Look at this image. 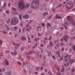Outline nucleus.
Returning a JSON list of instances; mask_svg holds the SVG:
<instances>
[{"mask_svg": "<svg viewBox=\"0 0 75 75\" xmlns=\"http://www.w3.org/2000/svg\"><path fill=\"white\" fill-rule=\"evenodd\" d=\"M10 53H11V55H13V56L16 55L15 53H14V52H10Z\"/></svg>", "mask_w": 75, "mask_h": 75, "instance_id": "27", "label": "nucleus"}, {"mask_svg": "<svg viewBox=\"0 0 75 75\" xmlns=\"http://www.w3.org/2000/svg\"><path fill=\"white\" fill-rule=\"evenodd\" d=\"M64 25H68V23H67V22H65V23H64Z\"/></svg>", "mask_w": 75, "mask_h": 75, "instance_id": "61", "label": "nucleus"}, {"mask_svg": "<svg viewBox=\"0 0 75 75\" xmlns=\"http://www.w3.org/2000/svg\"><path fill=\"white\" fill-rule=\"evenodd\" d=\"M18 23V18L17 17L13 18L11 19V25H16Z\"/></svg>", "mask_w": 75, "mask_h": 75, "instance_id": "2", "label": "nucleus"}, {"mask_svg": "<svg viewBox=\"0 0 75 75\" xmlns=\"http://www.w3.org/2000/svg\"><path fill=\"white\" fill-rule=\"evenodd\" d=\"M10 13V11L9 10H6V13L7 14H9V13Z\"/></svg>", "mask_w": 75, "mask_h": 75, "instance_id": "24", "label": "nucleus"}, {"mask_svg": "<svg viewBox=\"0 0 75 75\" xmlns=\"http://www.w3.org/2000/svg\"><path fill=\"white\" fill-rule=\"evenodd\" d=\"M51 24H50V23H47V28H49V27H51Z\"/></svg>", "mask_w": 75, "mask_h": 75, "instance_id": "16", "label": "nucleus"}, {"mask_svg": "<svg viewBox=\"0 0 75 75\" xmlns=\"http://www.w3.org/2000/svg\"><path fill=\"white\" fill-rule=\"evenodd\" d=\"M38 31H40L41 30V27L40 26H39L38 27Z\"/></svg>", "mask_w": 75, "mask_h": 75, "instance_id": "22", "label": "nucleus"}, {"mask_svg": "<svg viewBox=\"0 0 75 75\" xmlns=\"http://www.w3.org/2000/svg\"><path fill=\"white\" fill-rule=\"evenodd\" d=\"M3 53H0V56H3Z\"/></svg>", "mask_w": 75, "mask_h": 75, "instance_id": "46", "label": "nucleus"}, {"mask_svg": "<svg viewBox=\"0 0 75 75\" xmlns=\"http://www.w3.org/2000/svg\"><path fill=\"white\" fill-rule=\"evenodd\" d=\"M27 37L28 38V41H30V38H29V37H28V36H27Z\"/></svg>", "mask_w": 75, "mask_h": 75, "instance_id": "60", "label": "nucleus"}, {"mask_svg": "<svg viewBox=\"0 0 75 75\" xmlns=\"http://www.w3.org/2000/svg\"><path fill=\"white\" fill-rule=\"evenodd\" d=\"M6 52L7 53H10V52L8 50H6Z\"/></svg>", "mask_w": 75, "mask_h": 75, "instance_id": "52", "label": "nucleus"}, {"mask_svg": "<svg viewBox=\"0 0 75 75\" xmlns=\"http://www.w3.org/2000/svg\"><path fill=\"white\" fill-rule=\"evenodd\" d=\"M75 59H71L69 60V63L70 64H72L74 62H75Z\"/></svg>", "mask_w": 75, "mask_h": 75, "instance_id": "7", "label": "nucleus"}, {"mask_svg": "<svg viewBox=\"0 0 75 75\" xmlns=\"http://www.w3.org/2000/svg\"><path fill=\"white\" fill-rule=\"evenodd\" d=\"M64 27L65 29H66V30H67L68 28V27H67L66 25H64Z\"/></svg>", "mask_w": 75, "mask_h": 75, "instance_id": "32", "label": "nucleus"}, {"mask_svg": "<svg viewBox=\"0 0 75 75\" xmlns=\"http://www.w3.org/2000/svg\"><path fill=\"white\" fill-rule=\"evenodd\" d=\"M32 53V52L30 51V53H27V55H30V54H31Z\"/></svg>", "mask_w": 75, "mask_h": 75, "instance_id": "30", "label": "nucleus"}, {"mask_svg": "<svg viewBox=\"0 0 75 75\" xmlns=\"http://www.w3.org/2000/svg\"><path fill=\"white\" fill-rule=\"evenodd\" d=\"M68 36L67 35H66L65 37H64L63 38L64 40L65 41H66L68 40Z\"/></svg>", "mask_w": 75, "mask_h": 75, "instance_id": "6", "label": "nucleus"}, {"mask_svg": "<svg viewBox=\"0 0 75 75\" xmlns=\"http://www.w3.org/2000/svg\"><path fill=\"white\" fill-rule=\"evenodd\" d=\"M35 41H38V39L37 38H35Z\"/></svg>", "mask_w": 75, "mask_h": 75, "instance_id": "49", "label": "nucleus"}, {"mask_svg": "<svg viewBox=\"0 0 75 75\" xmlns=\"http://www.w3.org/2000/svg\"><path fill=\"white\" fill-rule=\"evenodd\" d=\"M24 0H20L18 1V7H19L21 10H22V8H24V7L23 6L24 5Z\"/></svg>", "mask_w": 75, "mask_h": 75, "instance_id": "3", "label": "nucleus"}, {"mask_svg": "<svg viewBox=\"0 0 75 75\" xmlns=\"http://www.w3.org/2000/svg\"><path fill=\"white\" fill-rule=\"evenodd\" d=\"M49 46L50 47H52V46H53V44H52V42L51 41L50 42Z\"/></svg>", "mask_w": 75, "mask_h": 75, "instance_id": "13", "label": "nucleus"}, {"mask_svg": "<svg viewBox=\"0 0 75 75\" xmlns=\"http://www.w3.org/2000/svg\"><path fill=\"white\" fill-rule=\"evenodd\" d=\"M18 65H20V66L21 65V63L20 62H18Z\"/></svg>", "mask_w": 75, "mask_h": 75, "instance_id": "42", "label": "nucleus"}, {"mask_svg": "<svg viewBox=\"0 0 75 75\" xmlns=\"http://www.w3.org/2000/svg\"><path fill=\"white\" fill-rule=\"evenodd\" d=\"M36 69H37V70H38L40 69V67H38L36 68Z\"/></svg>", "mask_w": 75, "mask_h": 75, "instance_id": "62", "label": "nucleus"}, {"mask_svg": "<svg viewBox=\"0 0 75 75\" xmlns=\"http://www.w3.org/2000/svg\"><path fill=\"white\" fill-rule=\"evenodd\" d=\"M5 28H6V29L7 31H8V30H10V28H9V27H8V26L7 25H6L5 26Z\"/></svg>", "mask_w": 75, "mask_h": 75, "instance_id": "17", "label": "nucleus"}, {"mask_svg": "<svg viewBox=\"0 0 75 75\" xmlns=\"http://www.w3.org/2000/svg\"><path fill=\"white\" fill-rule=\"evenodd\" d=\"M7 75H11V71H10L6 73Z\"/></svg>", "mask_w": 75, "mask_h": 75, "instance_id": "14", "label": "nucleus"}, {"mask_svg": "<svg viewBox=\"0 0 75 75\" xmlns=\"http://www.w3.org/2000/svg\"><path fill=\"white\" fill-rule=\"evenodd\" d=\"M41 71H42L43 70V67H41Z\"/></svg>", "mask_w": 75, "mask_h": 75, "instance_id": "53", "label": "nucleus"}, {"mask_svg": "<svg viewBox=\"0 0 75 75\" xmlns=\"http://www.w3.org/2000/svg\"><path fill=\"white\" fill-rule=\"evenodd\" d=\"M14 52H15V53H14L15 54V55H16L17 54V51H16V50H14Z\"/></svg>", "mask_w": 75, "mask_h": 75, "instance_id": "33", "label": "nucleus"}, {"mask_svg": "<svg viewBox=\"0 0 75 75\" xmlns=\"http://www.w3.org/2000/svg\"><path fill=\"white\" fill-rule=\"evenodd\" d=\"M39 4H40L39 0H33L31 5V7L34 9L37 8L39 6Z\"/></svg>", "mask_w": 75, "mask_h": 75, "instance_id": "1", "label": "nucleus"}, {"mask_svg": "<svg viewBox=\"0 0 75 75\" xmlns=\"http://www.w3.org/2000/svg\"><path fill=\"white\" fill-rule=\"evenodd\" d=\"M3 34L6 35L7 34V32L6 30H4L3 31Z\"/></svg>", "mask_w": 75, "mask_h": 75, "instance_id": "18", "label": "nucleus"}, {"mask_svg": "<svg viewBox=\"0 0 75 75\" xmlns=\"http://www.w3.org/2000/svg\"><path fill=\"white\" fill-rule=\"evenodd\" d=\"M11 43L12 44H13V45H16V43L14 42V41L13 40H12Z\"/></svg>", "mask_w": 75, "mask_h": 75, "instance_id": "26", "label": "nucleus"}, {"mask_svg": "<svg viewBox=\"0 0 75 75\" xmlns=\"http://www.w3.org/2000/svg\"><path fill=\"white\" fill-rule=\"evenodd\" d=\"M28 26H29V24H27L26 25V27L27 28H28Z\"/></svg>", "mask_w": 75, "mask_h": 75, "instance_id": "50", "label": "nucleus"}, {"mask_svg": "<svg viewBox=\"0 0 75 75\" xmlns=\"http://www.w3.org/2000/svg\"><path fill=\"white\" fill-rule=\"evenodd\" d=\"M5 62L6 65H8L9 63H8V62L6 59L5 60Z\"/></svg>", "mask_w": 75, "mask_h": 75, "instance_id": "9", "label": "nucleus"}, {"mask_svg": "<svg viewBox=\"0 0 75 75\" xmlns=\"http://www.w3.org/2000/svg\"><path fill=\"white\" fill-rule=\"evenodd\" d=\"M17 29H18V27H17L16 26H15L13 30H14V31H16V30H17Z\"/></svg>", "mask_w": 75, "mask_h": 75, "instance_id": "21", "label": "nucleus"}, {"mask_svg": "<svg viewBox=\"0 0 75 75\" xmlns=\"http://www.w3.org/2000/svg\"><path fill=\"white\" fill-rule=\"evenodd\" d=\"M64 66H65V68H67V65L65 63L64 64Z\"/></svg>", "mask_w": 75, "mask_h": 75, "instance_id": "39", "label": "nucleus"}, {"mask_svg": "<svg viewBox=\"0 0 75 75\" xmlns=\"http://www.w3.org/2000/svg\"><path fill=\"white\" fill-rule=\"evenodd\" d=\"M49 41H51V36H50L49 38L48 39Z\"/></svg>", "mask_w": 75, "mask_h": 75, "instance_id": "47", "label": "nucleus"}, {"mask_svg": "<svg viewBox=\"0 0 75 75\" xmlns=\"http://www.w3.org/2000/svg\"><path fill=\"white\" fill-rule=\"evenodd\" d=\"M18 34H16L15 35V38H16V37L17 36H18Z\"/></svg>", "mask_w": 75, "mask_h": 75, "instance_id": "48", "label": "nucleus"}, {"mask_svg": "<svg viewBox=\"0 0 75 75\" xmlns=\"http://www.w3.org/2000/svg\"><path fill=\"white\" fill-rule=\"evenodd\" d=\"M12 34V33L11 32H9V35H11Z\"/></svg>", "mask_w": 75, "mask_h": 75, "instance_id": "58", "label": "nucleus"}, {"mask_svg": "<svg viewBox=\"0 0 75 75\" xmlns=\"http://www.w3.org/2000/svg\"><path fill=\"white\" fill-rule=\"evenodd\" d=\"M56 54L57 55H59V57H61V55H60V53H59V51H57L56 52Z\"/></svg>", "mask_w": 75, "mask_h": 75, "instance_id": "11", "label": "nucleus"}, {"mask_svg": "<svg viewBox=\"0 0 75 75\" xmlns=\"http://www.w3.org/2000/svg\"><path fill=\"white\" fill-rule=\"evenodd\" d=\"M75 69H72V72H74V71H75Z\"/></svg>", "mask_w": 75, "mask_h": 75, "instance_id": "57", "label": "nucleus"}, {"mask_svg": "<svg viewBox=\"0 0 75 75\" xmlns=\"http://www.w3.org/2000/svg\"><path fill=\"white\" fill-rule=\"evenodd\" d=\"M64 61H65V62H68V59H64Z\"/></svg>", "mask_w": 75, "mask_h": 75, "instance_id": "45", "label": "nucleus"}, {"mask_svg": "<svg viewBox=\"0 0 75 75\" xmlns=\"http://www.w3.org/2000/svg\"><path fill=\"white\" fill-rule=\"evenodd\" d=\"M68 57V55L67 54V55H66L64 57L65 58H67V57Z\"/></svg>", "mask_w": 75, "mask_h": 75, "instance_id": "43", "label": "nucleus"}, {"mask_svg": "<svg viewBox=\"0 0 75 75\" xmlns=\"http://www.w3.org/2000/svg\"><path fill=\"white\" fill-rule=\"evenodd\" d=\"M24 30H25V28H23V31H24Z\"/></svg>", "mask_w": 75, "mask_h": 75, "instance_id": "64", "label": "nucleus"}, {"mask_svg": "<svg viewBox=\"0 0 75 75\" xmlns=\"http://www.w3.org/2000/svg\"><path fill=\"white\" fill-rule=\"evenodd\" d=\"M30 4H28V3H27L25 6H24V5H23V7L24 8H23L21 10H23V9H24V8H28L29 7H30Z\"/></svg>", "mask_w": 75, "mask_h": 75, "instance_id": "5", "label": "nucleus"}, {"mask_svg": "<svg viewBox=\"0 0 75 75\" xmlns=\"http://www.w3.org/2000/svg\"><path fill=\"white\" fill-rule=\"evenodd\" d=\"M10 22V20H8L7 21H6V23H8Z\"/></svg>", "mask_w": 75, "mask_h": 75, "instance_id": "38", "label": "nucleus"}, {"mask_svg": "<svg viewBox=\"0 0 75 75\" xmlns=\"http://www.w3.org/2000/svg\"><path fill=\"white\" fill-rule=\"evenodd\" d=\"M51 17H52V16L51 15L50 16L49 18H48V19H50V18H51Z\"/></svg>", "mask_w": 75, "mask_h": 75, "instance_id": "56", "label": "nucleus"}, {"mask_svg": "<svg viewBox=\"0 0 75 75\" xmlns=\"http://www.w3.org/2000/svg\"><path fill=\"white\" fill-rule=\"evenodd\" d=\"M20 25H21V27H23V23H21L20 24Z\"/></svg>", "mask_w": 75, "mask_h": 75, "instance_id": "63", "label": "nucleus"}, {"mask_svg": "<svg viewBox=\"0 0 75 75\" xmlns=\"http://www.w3.org/2000/svg\"><path fill=\"white\" fill-rule=\"evenodd\" d=\"M1 44H2V41H1V40H0V44L1 45Z\"/></svg>", "mask_w": 75, "mask_h": 75, "instance_id": "55", "label": "nucleus"}, {"mask_svg": "<svg viewBox=\"0 0 75 75\" xmlns=\"http://www.w3.org/2000/svg\"><path fill=\"white\" fill-rule=\"evenodd\" d=\"M47 15H48V13L46 12V13H44V17H45V16H47Z\"/></svg>", "mask_w": 75, "mask_h": 75, "instance_id": "25", "label": "nucleus"}, {"mask_svg": "<svg viewBox=\"0 0 75 75\" xmlns=\"http://www.w3.org/2000/svg\"><path fill=\"white\" fill-rule=\"evenodd\" d=\"M26 30L28 31H30V29L28 28L26 29Z\"/></svg>", "mask_w": 75, "mask_h": 75, "instance_id": "54", "label": "nucleus"}, {"mask_svg": "<svg viewBox=\"0 0 75 75\" xmlns=\"http://www.w3.org/2000/svg\"><path fill=\"white\" fill-rule=\"evenodd\" d=\"M21 39L22 40H25V41H26V40H27V38H25L24 37L21 38Z\"/></svg>", "mask_w": 75, "mask_h": 75, "instance_id": "12", "label": "nucleus"}, {"mask_svg": "<svg viewBox=\"0 0 75 75\" xmlns=\"http://www.w3.org/2000/svg\"><path fill=\"white\" fill-rule=\"evenodd\" d=\"M24 50H25V48L24 47H21L20 49V50L21 51H23Z\"/></svg>", "mask_w": 75, "mask_h": 75, "instance_id": "10", "label": "nucleus"}, {"mask_svg": "<svg viewBox=\"0 0 75 75\" xmlns=\"http://www.w3.org/2000/svg\"><path fill=\"white\" fill-rule=\"evenodd\" d=\"M48 56H50V55H51V52H49L48 54Z\"/></svg>", "mask_w": 75, "mask_h": 75, "instance_id": "34", "label": "nucleus"}, {"mask_svg": "<svg viewBox=\"0 0 75 75\" xmlns=\"http://www.w3.org/2000/svg\"><path fill=\"white\" fill-rule=\"evenodd\" d=\"M22 16H19V18L20 20H21Z\"/></svg>", "mask_w": 75, "mask_h": 75, "instance_id": "44", "label": "nucleus"}, {"mask_svg": "<svg viewBox=\"0 0 75 75\" xmlns=\"http://www.w3.org/2000/svg\"><path fill=\"white\" fill-rule=\"evenodd\" d=\"M60 46V44L59 43H57V45H56V48H58Z\"/></svg>", "mask_w": 75, "mask_h": 75, "instance_id": "15", "label": "nucleus"}, {"mask_svg": "<svg viewBox=\"0 0 75 75\" xmlns=\"http://www.w3.org/2000/svg\"><path fill=\"white\" fill-rule=\"evenodd\" d=\"M48 74L49 75H52V73H51V72L49 71L48 72Z\"/></svg>", "mask_w": 75, "mask_h": 75, "instance_id": "31", "label": "nucleus"}, {"mask_svg": "<svg viewBox=\"0 0 75 75\" xmlns=\"http://www.w3.org/2000/svg\"><path fill=\"white\" fill-rule=\"evenodd\" d=\"M11 9H12V10H13V11H16V10H17V9H16V8L13 7H11Z\"/></svg>", "mask_w": 75, "mask_h": 75, "instance_id": "23", "label": "nucleus"}, {"mask_svg": "<svg viewBox=\"0 0 75 75\" xmlns=\"http://www.w3.org/2000/svg\"><path fill=\"white\" fill-rule=\"evenodd\" d=\"M52 58H53V59L54 60H55V59H56V58L55 57V56L54 55H52Z\"/></svg>", "mask_w": 75, "mask_h": 75, "instance_id": "37", "label": "nucleus"}, {"mask_svg": "<svg viewBox=\"0 0 75 75\" xmlns=\"http://www.w3.org/2000/svg\"><path fill=\"white\" fill-rule=\"evenodd\" d=\"M23 18H26L27 19V18H29V16L28 15H26L25 16H23Z\"/></svg>", "mask_w": 75, "mask_h": 75, "instance_id": "8", "label": "nucleus"}, {"mask_svg": "<svg viewBox=\"0 0 75 75\" xmlns=\"http://www.w3.org/2000/svg\"><path fill=\"white\" fill-rule=\"evenodd\" d=\"M23 71L25 74H27V72H26V70H25V69H23Z\"/></svg>", "mask_w": 75, "mask_h": 75, "instance_id": "41", "label": "nucleus"}, {"mask_svg": "<svg viewBox=\"0 0 75 75\" xmlns=\"http://www.w3.org/2000/svg\"><path fill=\"white\" fill-rule=\"evenodd\" d=\"M64 71H65V69L64 68H63L61 70V72H64Z\"/></svg>", "mask_w": 75, "mask_h": 75, "instance_id": "28", "label": "nucleus"}, {"mask_svg": "<svg viewBox=\"0 0 75 75\" xmlns=\"http://www.w3.org/2000/svg\"><path fill=\"white\" fill-rule=\"evenodd\" d=\"M61 45L62 46H64V44L63 43H61Z\"/></svg>", "mask_w": 75, "mask_h": 75, "instance_id": "51", "label": "nucleus"}, {"mask_svg": "<svg viewBox=\"0 0 75 75\" xmlns=\"http://www.w3.org/2000/svg\"><path fill=\"white\" fill-rule=\"evenodd\" d=\"M6 3H4V4L3 7L4 8H5L6 7Z\"/></svg>", "mask_w": 75, "mask_h": 75, "instance_id": "35", "label": "nucleus"}, {"mask_svg": "<svg viewBox=\"0 0 75 75\" xmlns=\"http://www.w3.org/2000/svg\"><path fill=\"white\" fill-rule=\"evenodd\" d=\"M16 45H14L16 46L17 47H19V46H20V44H16Z\"/></svg>", "mask_w": 75, "mask_h": 75, "instance_id": "29", "label": "nucleus"}, {"mask_svg": "<svg viewBox=\"0 0 75 75\" xmlns=\"http://www.w3.org/2000/svg\"><path fill=\"white\" fill-rule=\"evenodd\" d=\"M42 26H43V27H44V26H45V24H44V23H42Z\"/></svg>", "mask_w": 75, "mask_h": 75, "instance_id": "59", "label": "nucleus"}, {"mask_svg": "<svg viewBox=\"0 0 75 75\" xmlns=\"http://www.w3.org/2000/svg\"><path fill=\"white\" fill-rule=\"evenodd\" d=\"M44 39L45 40V41H47V40L48 39V38H47V37H45L44 38Z\"/></svg>", "mask_w": 75, "mask_h": 75, "instance_id": "40", "label": "nucleus"}, {"mask_svg": "<svg viewBox=\"0 0 75 75\" xmlns=\"http://www.w3.org/2000/svg\"><path fill=\"white\" fill-rule=\"evenodd\" d=\"M63 4H59L57 7H56L57 8H58V7H62V6Z\"/></svg>", "mask_w": 75, "mask_h": 75, "instance_id": "20", "label": "nucleus"}, {"mask_svg": "<svg viewBox=\"0 0 75 75\" xmlns=\"http://www.w3.org/2000/svg\"><path fill=\"white\" fill-rule=\"evenodd\" d=\"M55 18H61V17H59L58 16V15H56L55 17Z\"/></svg>", "mask_w": 75, "mask_h": 75, "instance_id": "19", "label": "nucleus"}, {"mask_svg": "<svg viewBox=\"0 0 75 75\" xmlns=\"http://www.w3.org/2000/svg\"><path fill=\"white\" fill-rule=\"evenodd\" d=\"M18 29L19 30V33H21V30L20 29V28H18Z\"/></svg>", "mask_w": 75, "mask_h": 75, "instance_id": "36", "label": "nucleus"}, {"mask_svg": "<svg viewBox=\"0 0 75 75\" xmlns=\"http://www.w3.org/2000/svg\"><path fill=\"white\" fill-rule=\"evenodd\" d=\"M74 5L73 3L71 2H70L67 4L66 6V9H71L73 7Z\"/></svg>", "mask_w": 75, "mask_h": 75, "instance_id": "4", "label": "nucleus"}]
</instances>
